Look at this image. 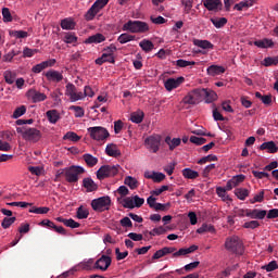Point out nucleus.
I'll return each mask as SVG.
<instances>
[{
  "label": "nucleus",
  "instance_id": "nucleus-45",
  "mask_svg": "<svg viewBox=\"0 0 278 278\" xmlns=\"http://www.w3.org/2000/svg\"><path fill=\"white\" fill-rule=\"evenodd\" d=\"M147 233H149V236H164V233H166V228L164 226H161L152 229L151 231L147 230L146 236Z\"/></svg>",
  "mask_w": 278,
  "mask_h": 278
},
{
  "label": "nucleus",
  "instance_id": "nucleus-56",
  "mask_svg": "<svg viewBox=\"0 0 278 278\" xmlns=\"http://www.w3.org/2000/svg\"><path fill=\"white\" fill-rule=\"evenodd\" d=\"M108 3H110V0H97L92 5L96 8V10H98V12H101V10H103Z\"/></svg>",
  "mask_w": 278,
  "mask_h": 278
},
{
  "label": "nucleus",
  "instance_id": "nucleus-23",
  "mask_svg": "<svg viewBox=\"0 0 278 278\" xmlns=\"http://www.w3.org/2000/svg\"><path fill=\"white\" fill-rule=\"evenodd\" d=\"M105 153L110 157H121V150H118V146L114 143H109L105 148Z\"/></svg>",
  "mask_w": 278,
  "mask_h": 278
},
{
  "label": "nucleus",
  "instance_id": "nucleus-48",
  "mask_svg": "<svg viewBox=\"0 0 278 278\" xmlns=\"http://www.w3.org/2000/svg\"><path fill=\"white\" fill-rule=\"evenodd\" d=\"M63 140H71L72 142H79L81 137H79L76 132L68 131L64 135Z\"/></svg>",
  "mask_w": 278,
  "mask_h": 278
},
{
  "label": "nucleus",
  "instance_id": "nucleus-8",
  "mask_svg": "<svg viewBox=\"0 0 278 278\" xmlns=\"http://www.w3.org/2000/svg\"><path fill=\"white\" fill-rule=\"evenodd\" d=\"M202 92L201 88L193 89L182 99V103L186 105H197L203 99Z\"/></svg>",
  "mask_w": 278,
  "mask_h": 278
},
{
  "label": "nucleus",
  "instance_id": "nucleus-27",
  "mask_svg": "<svg viewBox=\"0 0 278 278\" xmlns=\"http://www.w3.org/2000/svg\"><path fill=\"white\" fill-rule=\"evenodd\" d=\"M105 62H109L110 64H115L116 60L114 59V55L102 53L101 58H98L96 60V64L98 66H102V64H105Z\"/></svg>",
  "mask_w": 278,
  "mask_h": 278
},
{
  "label": "nucleus",
  "instance_id": "nucleus-59",
  "mask_svg": "<svg viewBox=\"0 0 278 278\" xmlns=\"http://www.w3.org/2000/svg\"><path fill=\"white\" fill-rule=\"evenodd\" d=\"M244 179H245V176L240 174V175L232 177L230 179V181L232 182L233 187L237 188V186H240V184H242V181H244Z\"/></svg>",
  "mask_w": 278,
  "mask_h": 278
},
{
  "label": "nucleus",
  "instance_id": "nucleus-38",
  "mask_svg": "<svg viewBox=\"0 0 278 278\" xmlns=\"http://www.w3.org/2000/svg\"><path fill=\"white\" fill-rule=\"evenodd\" d=\"M3 77L7 84H9L10 86H12V84H14V80L16 79V73L12 72V71H5L3 73Z\"/></svg>",
  "mask_w": 278,
  "mask_h": 278
},
{
  "label": "nucleus",
  "instance_id": "nucleus-49",
  "mask_svg": "<svg viewBox=\"0 0 278 278\" xmlns=\"http://www.w3.org/2000/svg\"><path fill=\"white\" fill-rule=\"evenodd\" d=\"M197 62L194 61H186L184 59H179L176 61V66H179V68H186L188 66H194Z\"/></svg>",
  "mask_w": 278,
  "mask_h": 278
},
{
  "label": "nucleus",
  "instance_id": "nucleus-24",
  "mask_svg": "<svg viewBox=\"0 0 278 278\" xmlns=\"http://www.w3.org/2000/svg\"><path fill=\"white\" fill-rule=\"evenodd\" d=\"M261 151H267V153H277L278 147L275 141H267L260 146Z\"/></svg>",
  "mask_w": 278,
  "mask_h": 278
},
{
  "label": "nucleus",
  "instance_id": "nucleus-33",
  "mask_svg": "<svg viewBox=\"0 0 278 278\" xmlns=\"http://www.w3.org/2000/svg\"><path fill=\"white\" fill-rule=\"evenodd\" d=\"M134 40H136V35H130L128 33H124L117 38V42L119 45H127V42H131Z\"/></svg>",
  "mask_w": 278,
  "mask_h": 278
},
{
  "label": "nucleus",
  "instance_id": "nucleus-34",
  "mask_svg": "<svg viewBox=\"0 0 278 278\" xmlns=\"http://www.w3.org/2000/svg\"><path fill=\"white\" fill-rule=\"evenodd\" d=\"M211 23L216 27V29H223L227 25V17H212Z\"/></svg>",
  "mask_w": 278,
  "mask_h": 278
},
{
  "label": "nucleus",
  "instance_id": "nucleus-54",
  "mask_svg": "<svg viewBox=\"0 0 278 278\" xmlns=\"http://www.w3.org/2000/svg\"><path fill=\"white\" fill-rule=\"evenodd\" d=\"M63 41L66 42V45H74V42H77V36L73 33L65 34Z\"/></svg>",
  "mask_w": 278,
  "mask_h": 278
},
{
  "label": "nucleus",
  "instance_id": "nucleus-50",
  "mask_svg": "<svg viewBox=\"0 0 278 278\" xmlns=\"http://www.w3.org/2000/svg\"><path fill=\"white\" fill-rule=\"evenodd\" d=\"M27 112V106L21 105L13 112L12 118H21Z\"/></svg>",
  "mask_w": 278,
  "mask_h": 278
},
{
  "label": "nucleus",
  "instance_id": "nucleus-15",
  "mask_svg": "<svg viewBox=\"0 0 278 278\" xmlns=\"http://www.w3.org/2000/svg\"><path fill=\"white\" fill-rule=\"evenodd\" d=\"M112 266V257L108 255H102L94 264V268L105 271Z\"/></svg>",
  "mask_w": 278,
  "mask_h": 278
},
{
  "label": "nucleus",
  "instance_id": "nucleus-7",
  "mask_svg": "<svg viewBox=\"0 0 278 278\" xmlns=\"http://www.w3.org/2000/svg\"><path fill=\"white\" fill-rule=\"evenodd\" d=\"M87 131L90 135V138H92V140L100 141L110 138V131H108V129L101 126L89 127Z\"/></svg>",
  "mask_w": 278,
  "mask_h": 278
},
{
  "label": "nucleus",
  "instance_id": "nucleus-16",
  "mask_svg": "<svg viewBox=\"0 0 278 278\" xmlns=\"http://www.w3.org/2000/svg\"><path fill=\"white\" fill-rule=\"evenodd\" d=\"M43 75L48 81H52L53 84H60V81L64 79V75H62L61 72L55 70H50L43 73Z\"/></svg>",
  "mask_w": 278,
  "mask_h": 278
},
{
  "label": "nucleus",
  "instance_id": "nucleus-29",
  "mask_svg": "<svg viewBox=\"0 0 278 278\" xmlns=\"http://www.w3.org/2000/svg\"><path fill=\"white\" fill-rule=\"evenodd\" d=\"M46 116L49 123H51L52 125H55V123L60 121V113L58 112V110L47 111Z\"/></svg>",
  "mask_w": 278,
  "mask_h": 278
},
{
  "label": "nucleus",
  "instance_id": "nucleus-57",
  "mask_svg": "<svg viewBox=\"0 0 278 278\" xmlns=\"http://www.w3.org/2000/svg\"><path fill=\"white\" fill-rule=\"evenodd\" d=\"M10 36H12L13 38H27L29 34L25 30H12L10 31Z\"/></svg>",
  "mask_w": 278,
  "mask_h": 278
},
{
  "label": "nucleus",
  "instance_id": "nucleus-21",
  "mask_svg": "<svg viewBox=\"0 0 278 278\" xmlns=\"http://www.w3.org/2000/svg\"><path fill=\"white\" fill-rule=\"evenodd\" d=\"M83 186L87 192H97V190H99V186L94 184V180H92V178H84Z\"/></svg>",
  "mask_w": 278,
  "mask_h": 278
},
{
  "label": "nucleus",
  "instance_id": "nucleus-60",
  "mask_svg": "<svg viewBox=\"0 0 278 278\" xmlns=\"http://www.w3.org/2000/svg\"><path fill=\"white\" fill-rule=\"evenodd\" d=\"M16 55H18V52L12 50L2 56V62H12Z\"/></svg>",
  "mask_w": 278,
  "mask_h": 278
},
{
  "label": "nucleus",
  "instance_id": "nucleus-53",
  "mask_svg": "<svg viewBox=\"0 0 278 278\" xmlns=\"http://www.w3.org/2000/svg\"><path fill=\"white\" fill-rule=\"evenodd\" d=\"M189 140L190 142H192V144H197V147H201L202 144H205V142H207V139L197 136H191Z\"/></svg>",
  "mask_w": 278,
  "mask_h": 278
},
{
  "label": "nucleus",
  "instance_id": "nucleus-28",
  "mask_svg": "<svg viewBox=\"0 0 278 278\" xmlns=\"http://www.w3.org/2000/svg\"><path fill=\"white\" fill-rule=\"evenodd\" d=\"M254 46L258 47V49H268L271 47H275V42H273L271 39H262V40H256L254 41Z\"/></svg>",
  "mask_w": 278,
  "mask_h": 278
},
{
  "label": "nucleus",
  "instance_id": "nucleus-47",
  "mask_svg": "<svg viewBox=\"0 0 278 278\" xmlns=\"http://www.w3.org/2000/svg\"><path fill=\"white\" fill-rule=\"evenodd\" d=\"M97 14H99V11L92 4L91 8L85 14V18L86 21H92L97 16Z\"/></svg>",
  "mask_w": 278,
  "mask_h": 278
},
{
  "label": "nucleus",
  "instance_id": "nucleus-19",
  "mask_svg": "<svg viewBox=\"0 0 278 278\" xmlns=\"http://www.w3.org/2000/svg\"><path fill=\"white\" fill-rule=\"evenodd\" d=\"M144 177L146 179H152L155 184H160L166 179V175L157 172H146Z\"/></svg>",
  "mask_w": 278,
  "mask_h": 278
},
{
  "label": "nucleus",
  "instance_id": "nucleus-64",
  "mask_svg": "<svg viewBox=\"0 0 278 278\" xmlns=\"http://www.w3.org/2000/svg\"><path fill=\"white\" fill-rule=\"evenodd\" d=\"M40 227H46L47 229H53L55 227V223L50 219H43L39 223Z\"/></svg>",
  "mask_w": 278,
  "mask_h": 278
},
{
  "label": "nucleus",
  "instance_id": "nucleus-44",
  "mask_svg": "<svg viewBox=\"0 0 278 278\" xmlns=\"http://www.w3.org/2000/svg\"><path fill=\"white\" fill-rule=\"evenodd\" d=\"M263 66H277L278 58L277 56H267L263 60Z\"/></svg>",
  "mask_w": 278,
  "mask_h": 278
},
{
  "label": "nucleus",
  "instance_id": "nucleus-43",
  "mask_svg": "<svg viewBox=\"0 0 278 278\" xmlns=\"http://www.w3.org/2000/svg\"><path fill=\"white\" fill-rule=\"evenodd\" d=\"M235 194L240 201H244L249 197V189L238 188L235 190Z\"/></svg>",
  "mask_w": 278,
  "mask_h": 278
},
{
  "label": "nucleus",
  "instance_id": "nucleus-17",
  "mask_svg": "<svg viewBox=\"0 0 278 278\" xmlns=\"http://www.w3.org/2000/svg\"><path fill=\"white\" fill-rule=\"evenodd\" d=\"M266 210H258V208H247V216L248 218H252L255 220H264L266 218Z\"/></svg>",
  "mask_w": 278,
  "mask_h": 278
},
{
  "label": "nucleus",
  "instance_id": "nucleus-12",
  "mask_svg": "<svg viewBox=\"0 0 278 278\" xmlns=\"http://www.w3.org/2000/svg\"><path fill=\"white\" fill-rule=\"evenodd\" d=\"M202 3L208 12H220L223 10V1L220 0H202Z\"/></svg>",
  "mask_w": 278,
  "mask_h": 278
},
{
  "label": "nucleus",
  "instance_id": "nucleus-26",
  "mask_svg": "<svg viewBox=\"0 0 278 278\" xmlns=\"http://www.w3.org/2000/svg\"><path fill=\"white\" fill-rule=\"evenodd\" d=\"M206 73L211 77H216V75H223V73H225V68L220 65H211L207 67Z\"/></svg>",
  "mask_w": 278,
  "mask_h": 278
},
{
  "label": "nucleus",
  "instance_id": "nucleus-63",
  "mask_svg": "<svg viewBox=\"0 0 278 278\" xmlns=\"http://www.w3.org/2000/svg\"><path fill=\"white\" fill-rule=\"evenodd\" d=\"M260 227V222L251 220L243 224L244 229H257Z\"/></svg>",
  "mask_w": 278,
  "mask_h": 278
},
{
  "label": "nucleus",
  "instance_id": "nucleus-52",
  "mask_svg": "<svg viewBox=\"0 0 278 278\" xmlns=\"http://www.w3.org/2000/svg\"><path fill=\"white\" fill-rule=\"evenodd\" d=\"M181 3L184 5V12L185 14H190L192 12V5L194 3V0H181Z\"/></svg>",
  "mask_w": 278,
  "mask_h": 278
},
{
  "label": "nucleus",
  "instance_id": "nucleus-31",
  "mask_svg": "<svg viewBox=\"0 0 278 278\" xmlns=\"http://www.w3.org/2000/svg\"><path fill=\"white\" fill-rule=\"evenodd\" d=\"M165 142L168 144L169 151H175V149H177V147H179V144H181V139L180 138L172 139L169 136H167L165 138Z\"/></svg>",
  "mask_w": 278,
  "mask_h": 278
},
{
  "label": "nucleus",
  "instance_id": "nucleus-30",
  "mask_svg": "<svg viewBox=\"0 0 278 278\" xmlns=\"http://www.w3.org/2000/svg\"><path fill=\"white\" fill-rule=\"evenodd\" d=\"M130 121L131 123H136L137 125H139V123H142V121H144V112H142L141 110L132 112L130 114Z\"/></svg>",
  "mask_w": 278,
  "mask_h": 278
},
{
  "label": "nucleus",
  "instance_id": "nucleus-46",
  "mask_svg": "<svg viewBox=\"0 0 278 278\" xmlns=\"http://www.w3.org/2000/svg\"><path fill=\"white\" fill-rule=\"evenodd\" d=\"M14 223H16V217H4L1 223V227L3 229H10Z\"/></svg>",
  "mask_w": 278,
  "mask_h": 278
},
{
  "label": "nucleus",
  "instance_id": "nucleus-11",
  "mask_svg": "<svg viewBox=\"0 0 278 278\" xmlns=\"http://www.w3.org/2000/svg\"><path fill=\"white\" fill-rule=\"evenodd\" d=\"M66 97H70L72 102L81 101L84 99V92H77V87L73 83H68L65 89Z\"/></svg>",
  "mask_w": 278,
  "mask_h": 278
},
{
  "label": "nucleus",
  "instance_id": "nucleus-39",
  "mask_svg": "<svg viewBox=\"0 0 278 278\" xmlns=\"http://www.w3.org/2000/svg\"><path fill=\"white\" fill-rule=\"evenodd\" d=\"M75 21L71 20V18H64L61 21V27L62 29H75Z\"/></svg>",
  "mask_w": 278,
  "mask_h": 278
},
{
  "label": "nucleus",
  "instance_id": "nucleus-2",
  "mask_svg": "<svg viewBox=\"0 0 278 278\" xmlns=\"http://www.w3.org/2000/svg\"><path fill=\"white\" fill-rule=\"evenodd\" d=\"M123 31H130V34H144L149 31V24L142 21H128L122 27Z\"/></svg>",
  "mask_w": 278,
  "mask_h": 278
},
{
  "label": "nucleus",
  "instance_id": "nucleus-14",
  "mask_svg": "<svg viewBox=\"0 0 278 278\" xmlns=\"http://www.w3.org/2000/svg\"><path fill=\"white\" fill-rule=\"evenodd\" d=\"M184 81H186V78H184V76H180L178 78H168L167 80H165L164 86L165 89L170 92L175 90V88H179L180 84H182Z\"/></svg>",
  "mask_w": 278,
  "mask_h": 278
},
{
  "label": "nucleus",
  "instance_id": "nucleus-37",
  "mask_svg": "<svg viewBox=\"0 0 278 278\" xmlns=\"http://www.w3.org/2000/svg\"><path fill=\"white\" fill-rule=\"evenodd\" d=\"M182 176L185 179H197L199 177V172L192 170L190 168L182 169Z\"/></svg>",
  "mask_w": 278,
  "mask_h": 278
},
{
  "label": "nucleus",
  "instance_id": "nucleus-42",
  "mask_svg": "<svg viewBox=\"0 0 278 278\" xmlns=\"http://www.w3.org/2000/svg\"><path fill=\"white\" fill-rule=\"evenodd\" d=\"M194 45H195V47H199L200 49H214V43H212L207 40H195Z\"/></svg>",
  "mask_w": 278,
  "mask_h": 278
},
{
  "label": "nucleus",
  "instance_id": "nucleus-51",
  "mask_svg": "<svg viewBox=\"0 0 278 278\" xmlns=\"http://www.w3.org/2000/svg\"><path fill=\"white\" fill-rule=\"evenodd\" d=\"M29 212H30V214H49L50 208L47 207V206H41V207L33 206V207L29 210Z\"/></svg>",
  "mask_w": 278,
  "mask_h": 278
},
{
  "label": "nucleus",
  "instance_id": "nucleus-35",
  "mask_svg": "<svg viewBox=\"0 0 278 278\" xmlns=\"http://www.w3.org/2000/svg\"><path fill=\"white\" fill-rule=\"evenodd\" d=\"M83 159L90 168L99 164V159L94 157L92 154H84Z\"/></svg>",
  "mask_w": 278,
  "mask_h": 278
},
{
  "label": "nucleus",
  "instance_id": "nucleus-6",
  "mask_svg": "<svg viewBox=\"0 0 278 278\" xmlns=\"http://www.w3.org/2000/svg\"><path fill=\"white\" fill-rule=\"evenodd\" d=\"M118 175V167L114 165H103L97 170V178L100 181L106 179V177H116Z\"/></svg>",
  "mask_w": 278,
  "mask_h": 278
},
{
  "label": "nucleus",
  "instance_id": "nucleus-62",
  "mask_svg": "<svg viewBox=\"0 0 278 278\" xmlns=\"http://www.w3.org/2000/svg\"><path fill=\"white\" fill-rule=\"evenodd\" d=\"M277 269H278V266L276 261H271L267 265L263 266V270H266L267 273H273V270H277Z\"/></svg>",
  "mask_w": 278,
  "mask_h": 278
},
{
  "label": "nucleus",
  "instance_id": "nucleus-3",
  "mask_svg": "<svg viewBox=\"0 0 278 278\" xmlns=\"http://www.w3.org/2000/svg\"><path fill=\"white\" fill-rule=\"evenodd\" d=\"M16 131L22 134V138L29 142H38L42 138V134L37 128L17 127Z\"/></svg>",
  "mask_w": 278,
  "mask_h": 278
},
{
  "label": "nucleus",
  "instance_id": "nucleus-61",
  "mask_svg": "<svg viewBox=\"0 0 278 278\" xmlns=\"http://www.w3.org/2000/svg\"><path fill=\"white\" fill-rule=\"evenodd\" d=\"M2 16H3L4 23H12V13H10V9L3 8Z\"/></svg>",
  "mask_w": 278,
  "mask_h": 278
},
{
  "label": "nucleus",
  "instance_id": "nucleus-5",
  "mask_svg": "<svg viewBox=\"0 0 278 278\" xmlns=\"http://www.w3.org/2000/svg\"><path fill=\"white\" fill-rule=\"evenodd\" d=\"M112 205V199L109 195L100 197L91 201L93 212H106Z\"/></svg>",
  "mask_w": 278,
  "mask_h": 278
},
{
  "label": "nucleus",
  "instance_id": "nucleus-10",
  "mask_svg": "<svg viewBox=\"0 0 278 278\" xmlns=\"http://www.w3.org/2000/svg\"><path fill=\"white\" fill-rule=\"evenodd\" d=\"M142 205H144V198H139L138 195L123 200V207L127 210H134V207H142Z\"/></svg>",
  "mask_w": 278,
  "mask_h": 278
},
{
  "label": "nucleus",
  "instance_id": "nucleus-20",
  "mask_svg": "<svg viewBox=\"0 0 278 278\" xmlns=\"http://www.w3.org/2000/svg\"><path fill=\"white\" fill-rule=\"evenodd\" d=\"M55 64V59L49 60V61H43L35 66H33L31 71L33 73H42L45 68H49V66H53Z\"/></svg>",
  "mask_w": 278,
  "mask_h": 278
},
{
  "label": "nucleus",
  "instance_id": "nucleus-4",
  "mask_svg": "<svg viewBox=\"0 0 278 278\" xmlns=\"http://www.w3.org/2000/svg\"><path fill=\"white\" fill-rule=\"evenodd\" d=\"M86 169L81 166L72 165L65 168V179L68 184H77L79 181V175H84Z\"/></svg>",
  "mask_w": 278,
  "mask_h": 278
},
{
  "label": "nucleus",
  "instance_id": "nucleus-55",
  "mask_svg": "<svg viewBox=\"0 0 278 278\" xmlns=\"http://www.w3.org/2000/svg\"><path fill=\"white\" fill-rule=\"evenodd\" d=\"M70 110H72L74 112L76 118H83V116L85 114L84 108H81V106L72 105V106H70Z\"/></svg>",
  "mask_w": 278,
  "mask_h": 278
},
{
  "label": "nucleus",
  "instance_id": "nucleus-9",
  "mask_svg": "<svg viewBox=\"0 0 278 278\" xmlns=\"http://www.w3.org/2000/svg\"><path fill=\"white\" fill-rule=\"evenodd\" d=\"M146 146L153 153H157L160 151V146L162 144V137L160 135H152L144 140Z\"/></svg>",
  "mask_w": 278,
  "mask_h": 278
},
{
  "label": "nucleus",
  "instance_id": "nucleus-22",
  "mask_svg": "<svg viewBox=\"0 0 278 278\" xmlns=\"http://www.w3.org/2000/svg\"><path fill=\"white\" fill-rule=\"evenodd\" d=\"M198 249H199L198 245H191L189 248H181L173 254V257H181L184 255H190V253H194V251H197Z\"/></svg>",
  "mask_w": 278,
  "mask_h": 278
},
{
  "label": "nucleus",
  "instance_id": "nucleus-13",
  "mask_svg": "<svg viewBox=\"0 0 278 278\" xmlns=\"http://www.w3.org/2000/svg\"><path fill=\"white\" fill-rule=\"evenodd\" d=\"M26 97H28L33 103H41V101H47V94L36 89H29L26 93Z\"/></svg>",
  "mask_w": 278,
  "mask_h": 278
},
{
  "label": "nucleus",
  "instance_id": "nucleus-40",
  "mask_svg": "<svg viewBox=\"0 0 278 278\" xmlns=\"http://www.w3.org/2000/svg\"><path fill=\"white\" fill-rule=\"evenodd\" d=\"M125 186H128L130 190L138 188V180L131 176H127L124 180Z\"/></svg>",
  "mask_w": 278,
  "mask_h": 278
},
{
  "label": "nucleus",
  "instance_id": "nucleus-25",
  "mask_svg": "<svg viewBox=\"0 0 278 278\" xmlns=\"http://www.w3.org/2000/svg\"><path fill=\"white\" fill-rule=\"evenodd\" d=\"M85 42L86 45H99L101 42H105V36H103V34L98 33L87 38Z\"/></svg>",
  "mask_w": 278,
  "mask_h": 278
},
{
  "label": "nucleus",
  "instance_id": "nucleus-41",
  "mask_svg": "<svg viewBox=\"0 0 278 278\" xmlns=\"http://www.w3.org/2000/svg\"><path fill=\"white\" fill-rule=\"evenodd\" d=\"M216 194L222 199V201H231L229 194H227V191L223 187L216 188Z\"/></svg>",
  "mask_w": 278,
  "mask_h": 278
},
{
  "label": "nucleus",
  "instance_id": "nucleus-1",
  "mask_svg": "<svg viewBox=\"0 0 278 278\" xmlns=\"http://www.w3.org/2000/svg\"><path fill=\"white\" fill-rule=\"evenodd\" d=\"M224 247L229 253H233L235 255H244V243L238 236H230L226 238Z\"/></svg>",
  "mask_w": 278,
  "mask_h": 278
},
{
  "label": "nucleus",
  "instance_id": "nucleus-32",
  "mask_svg": "<svg viewBox=\"0 0 278 278\" xmlns=\"http://www.w3.org/2000/svg\"><path fill=\"white\" fill-rule=\"evenodd\" d=\"M139 47L144 51L146 53H151L152 49H155V45L151 40L143 39L139 42Z\"/></svg>",
  "mask_w": 278,
  "mask_h": 278
},
{
  "label": "nucleus",
  "instance_id": "nucleus-36",
  "mask_svg": "<svg viewBox=\"0 0 278 278\" xmlns=\"http://www.w3.org/2000/svg\"><path fill=\"white\" fill-rule=\"evenodd\" d=\"M90 216V212L83 205L79 206L76 211V217L79 218V220H84L85 218H88Z\"/></svg>",
  "mask_w": 278,
  "mask_h": 278
},
{
  "label": "nucleus",
  "instance_id": "nucleus-58",
  "mask_svg": "<svg viewBox=\"0 0 278 278\" xmlns=\"http://www.w3.org/2000/svg\"><path fill=\"white\" fill-rule=\"evenodd\" d=\"M216 160H218L216 155L210 154L207 156H203L202 159H200L198 161V164H207V162H216Z\"/></svg>",
  "mask_w": 278,
  "mask_h": 278
},
{
  "label": "nucleus",
  "instance_id": "nucleus-18",
  "mask_svg": "<svg viewBox=\"0 0 278 278\" xmlns=\"http://www.w3.org/2000/svg\"><path fill=\"white\" fill-rule=\"evenodd\" d=\"M202 99H205V103H214L218 99V94L212 89L202 88Z\"/></svg>",
  "mask_w": 278,
  "mask_h": 278
}]
</instances>
